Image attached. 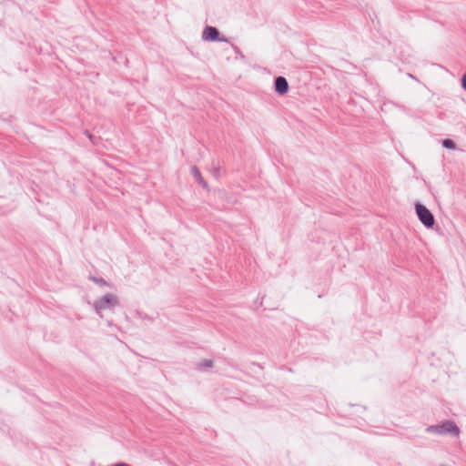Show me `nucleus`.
<instances>
[{"label": "nucleus", "instance_id": "f257e3e1", "mask_svg": "<svg viewBox=\"0 0 466 466\" xmlns=\"http://www.w3.org/2000/svg\"><path fill=\"white\" fill-rule=\"evenodd\" d=\"M425 431L438 435L451 434L453 436H458L460 433V429L453 421L446 420L441 424L428 426L425 429Z\"/></svg>", "mask_w": 466, "mask_h": 466}, {"label": "nucleus", "instance_id": "f03ea898", "mask_svg": "<svg viewBox=\"0 0 466 466\" xmlns=\"http://www.w3.org/2000/svg\"><path fill=\"white\" fill-rule=\"evenodd\" d=\"M119 301L116 295L107 293L94 302V309L96 312L102 316V311L105 309H113L118 305Z\"/></svg>", "mask_w": 466, "mask_h": 466}, {"label": "nucleus", "instance_id": "7ed1b4c3", "mask_svg": "<svg viewBox=\"0 0 466 466\" xmlns=\"http://www.w3.org/2000/svg\"><path fill=\"white\" fill-rule=\"evenodd\" d=\"M416 214L420 221L428 228L434 226L435 218L431 211L427 208L424 205L417 203L415 205Z\"/></svg>", "mask_w": 466, "mask_h": 466}, {"label": "nucleus", "instance_id": "20e7f679", "mask_svg": "<svg viewBox=\"0 0 466 466\" xmlns=\"http://www.w3.org/2000/svg\"><path fill=\"white\" fill-rule=\"evenodd\" d=\"M202 38L205 41H211V42H214V41L227 42L228 41L227 38H225V37L220 38L218 30L216 27L210 26V25H208L204 28L203 33H202Z\"/></svg>", "mask_w": 466, "mask_h": 466}, {"label": "nucleus", "instance_id": "39448f33", "mask_svg": "<svg viewBox=\"0 0 466 466\" xmlns=\"http://www.w3.org/2000/svg\"><path fill=\"white\" fill-rule=\"evenodd\" d=\"M275 91L279 95H285L289 91V83L284 76H278L274 81Z\"/></svg>", "mask_w": 466, "mask_h": 466}, {"label": "nucleus", "instance_id": "423d86ee", "mask_svg": "<svg viewBox=\"0 0 466 466\" xmlns=\"http://www.w3.org/2000/svg\"><path fill=\"white\" fill-rule=\"evenodd\" d=\"M191 175L194 177V178L199 183L201 184L204 187H208V184L207 182L203 179L202 176H201V173L199 171V169L196 167V166H193L191 167Z\"/></svg>", "mask_w": 466, "mask_h": 466}, {"label": "nucleus", "instance_id": "0eeeda50", "mask_svg": "<svg viewBox=\"0 0 466 466\" xmlns=\"http://www.w3.org/2000/svg\"><path fill=\"white\" fill-rule=\"evenodd\" d=\"M441 145L443 147L447 148V149H455L456 148V144L453 140L451 139H449V138H445V139H442L441 140Z\"/></svg>", "mask_w": 466, "mask_h": 466}, {"label": "nucleus", "instance_id": "6e6552de", "mask_svg": "<svg viewBox=\"0 0 466 466\" xmlns=\"http://www.w3.org/2000/svg\"><path fill=\"white\" fill-rule=\"evenodd\" d=\"M90 279L100 286H109V284L102 278L90 277Z\"/></svg>", "mask_w": 466, "mask_h": 466}, {"label": "nucleus", "instance_id": "1a4fd4ad", "mask_svg": "<svg viewBox=\"0 0 466 466\" xmlns=\"http://www.w3.org/2000/svg\"><path fill=\"white\" fill-rule=\"evenodd\" d=\"M213 366V361L211 360H205L203 362L199 364L200 368H211Z\"/></svg>", "mask_w": 466, "mask_h": 466}, {"label": "nucleus", "instance_id": "9d476101", "mask_svg": "<svg viewBox=\"0 0 466 466\" xmlns=\"http://www.w3.org/2000/svg\"><path fill=\"white\" fill-rule=\"evenodd\" d=\"M461 86L463 89L466 90V73L462 76V78H461Z\"/></svg>", "mask_w": 466, "mask_h": 466}, {"label": "nucleus", "instance_id": "9b49d317", "mask_svg": "<svg viewBox=\"0 0 466 466\" xmlns=\"http://www.w3.org/2000/svg\"><path fill=\"white\" fill-rule=\"evenodd\" d=\"M85 134L88 137L90 140L93 141V136L88 131H86Z\"/></svg>", "mask_w": 466, "mask_h": 466}]
</instances>
